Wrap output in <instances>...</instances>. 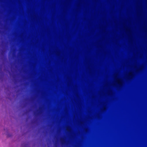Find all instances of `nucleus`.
Masks as SVG:
<instances>
[{
    "label": "nucleus",
    "mask_w": 147,
    "mask_h": 147,
    "mask_svg": "<svg viewBox=\"0 0 147 147\" xmlns=\"http://www.w3.org/2000/svg\"><path fill=\"white\" fill-rule=\"evenodd\" d=\"M115 82L120 86H122V80L119 78H117L115 79Z\"/></svg>",
    "instance_id": "nucleus-1"
}]
</instances>
